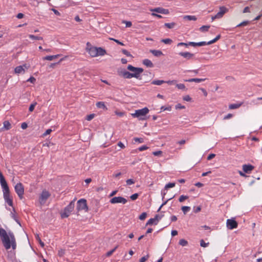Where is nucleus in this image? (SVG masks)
Wrapping results in <instances>:
<instances>
[{
	"instance_id": "1",
	"label": "nucleus",
	"mask_w": 262,
	"mask_h": 262,
	"mask_svg": "<svg viewBox=\"0 0 262 262\" xmlns=\"http://www.w3.org/2000/svg\"><path fill=\"white\" fill-rule=\"evenodd\" d=\"M0 236L3 246L6 250L9 249L11 247L13 250L16 249V242L12 232L9 231L8 233H7L5 229L0 228Z\"/></svg>"
},
{
	"instance_id": "2",
	"label": "nucleus",
	"mask_w": 262,
	"mask_h": 262,
	"mask_svg": "<svg viewBox=\"0 0 262 262\" xmlns=\"http://www.w3.org/2000/svg\"><path fill=\"white\" fill-rule=\"evenodd\" d=\"M0 182L1 186L3 189V195L5 202L7 203L9 206H12L13 200L10 196V190L6 181L4 178L3 179L0 180Z\"/></svg>"
},
{
	"instance_id": "3",
	"label": "nucleus",
	"mask_w": 262,
	"mask_h": 262,
	"mask_svg": "<svg viewBox=\"0 0 262 262\" xmlns=\"http://www.w3.org/2000/svg\"><path fill=\"white\" fill-rule=\"evenodd\" d=\"M149 112V110L147 107H144L143 108L138 110L135 111L134 114H132L133 117L138 118L139 120H145V116Z\"/></svg>"
},
{
	"instance_id": "4",
	"label": "nucleus",
	"mask_w": 262,
	"mask_h": 262,
	"mask_svg": "<svg viewBox=\"0 0 262 262\" xmlns=\"http://www.w3.org/2000/svg\"><path fill=\"white\" fill-rule=\"evenodd\" d=\"M127 70L133 72L131 75H133V77L136 78L137 79H141L140 78V74L143 72V69L141 68H136L133 66L129 64L127 68Z\"/></svg>"
},
{
	"instance_id": "5",
	"label": "nucleus",
	"mask_w": 262,
	"mask_h": 262,
	"mask_svg": "<svg viewBox=\"0 0 262 262\" xmlns=\"http://www.w3.org/2000/svg\"><path fill=\"white\" fill-rule=\"evenodd\" d=\"M74 202L75 200L71 201L69 205L64 208V212L61 214V216L62 219L68 217L70 213L73 210L74 208Z\"/></svg>"
},
{
	"instance_id": "6",
	"label": "nucleus",
	"mask_w": 262,
	"mask_h": 262,
	"mask_svg": "<svg viewBox=\"0 0 262 262\" xmlns=\"http://www.w3.org/2000/svg\"><path fill=\"white\" fill-rule=\"evenodd\" d=\"M14 189L19 199H22L24 194V187L23 184L21 183H17L15 186Z\"/></svg>"
},
{
	"instance_id": "7",
	"label": "nucleus",
	"mask_w": 262,
	"mask_h": 262,
	"mask_svg": "<svg viewBox=\"0 0 262 262\" xmlns=\"http://www.w3.org/2000/svg\"><path fill=\"white\" fill-rule=\"evenodd\" d=\"M97 48L92 46L89 42L86 43V50L92 57L97 56Z\"/></svg>"
},
{
	"instance_id": "8",
	"label": "nucleus",
	"mask_w": 262,
	"mask_h": 262,
	"mask_svg": "<svg viewBox=\"0 0 262 262\" xmlns=\"http://www.w3.org/2000/svg\"><path fill=\"white\" fill-rule=\"evenodd\" d=\"M77 209L78 211L82 210H85L86 211H88L86 200L82 199L77 202Z\"/></svg>"
},
{
	"instance_id": "9",
	"label": "nucleus",
	"mask_w": 262,
	"mask_h": 262,
	"mask_svg": "<svg viewBox=\"0 0 262 262\" xmlns=\"http://www.w3.org/2000/svg\"><path fill=\"white\" fill-rule=\"evenodd\" d=\"M127 202V200L122 196H115L111 199L110 201V202L113 204L116 203L125 204Z\"/></svg>"
},
{
	"instance_id": "10",
	"label": "nucleus",
	"mask_w": 262,
	"mask_h": 262,
	"mask_svg": "<svg viewBox=\"0 0 262 262\" xmlns=\"http://www.w3.org/2000/svg\"><path fill=\"white\" fill-rule=\"evenodd\" d=\"M118 75L126 79H130L133 77V75H131V73L127 71L125 69H121L118 71Z\"/></svg>"
},
{
	"instance_id": "11",
	"label": "nucleus",
	"mask_w": 262,
	"mask_h": 262,
	"mask_svg": "<svg viewBox=\"0 0 262 262\" xmlns=\"http://www.w3.org/2000/svg\"><path fill=\"white\" fill-rule=\"evenodd\" d=\"M238 226L237 222L233 219L227 220V227L229 229L232 230L236 228Z\"/></svg>"
},
{
	"instance_id": "12",
	"label": "nucleus",
	"mask_w": 262,
	"mask_h": 262,
	"mask_svg": "<svg viewBox=\"0 0 262 262\" xmlns=\"http://www.w3.org/2000/svg\"><path fill=\"white\" fill-rule=\"evenodd\" d=\"M50 196V194L48 191L43 190L39 196L40 203L41 204H44Z\"/></svg>"
},
{
	"instance_id": "13",
	"label": "nucleus",
	"mask_w": 262,
	"mask_h": 262,
	"mask_svg": "<svg viewBox=\"0 0 262 262\" xmlns=\"http://www.w3.org/2000/svg\"><path fill=\"white\" fill-rule=\"evenodd\" d=\"M29 66L27 64H24L23 66H17L15 68L14 71L16 74L24 73L25 72V68L28 69Z\"/></svg>"
},
{
	"instance_id": "14",
	"label": "nucleus",
	"mask_w": 262,
	"mask_h": 262,
	"mask_svg": "<svg viewBox=\"0 0 262 262\" xmlns=\"http://www.w3.org/2000/svg\"><path fill=\"white\" fill-rule=\"evenodd\" d=\"M152 12H156L157 13L168 14L169 13L168 9H164L162 7H158L150 10Z\"/></svg>"
},
{
	"instance_id": "15",
	"label": "nucleus",
	"mask_w": 262,
	"mask_h": 262,
	"mask_svg": "<svg viewBox=\"0 0 262 262\" xmlns=\"http://www.w3.org/2000/svg\"><path fill=\"white\" fill-rule=\"evenodd\" d=\"M179 54L183 57L184 58L189 60L193 58L194 56V54L191 53L190 52H180Z\"/></svg>"
},
{
	"instance_id": "16",
	"label": "nucleus",
	"mask_w": 262,
	"mask_h": 262,
	"mask_svg": "<svg viewBox=\"0 0 262 262\" xmlns=\"http://www.w3.org/2000/svg\"><path fill=\"white\" fill-rule=\"evenodd\" d=\"M227 11V9L225 7H221L220 11L216 14V17L220 18L223 17L224 14Z\"/></svg>"
},
{
	"instance_id": "17",
	"label": "nucleus",
	"mask_w": 262,
	"mask_h": 262,
	"mask_svg": "<svg viewBox=\"0 0 262 262\" xmlns=\"http://www.w3.org/2000/svg\"><path fill=\"white\" fill-rule=\"evenodd\" d=\"M254 169V166L252 165H243V170L246 173L250 172Z\"/></svg>"
},
{
	"instance_id": "18",
	"label": "nucleus",
	"mask_w": 262,
	"mask_h": 262,
	"mask_svg": "<svg viewBox=\"0 0 262 262\" xmlns=\"http://www.w3.org/2000/svg\"><path fill=\"white\" fill-rule=\"evenodd\" d=\"M142 63L144 65L146 66L147 67L152 68L154 65L152 62L148 59H145L143 60Z\"/></svg>"
},
{
	"instance_id": "19",
	"label": "nucleus",
	"mask_w": 262,
	"mask_h": 262,
	"mask_svg": "<svg viewBox=\"0 0 262 262\" xmlns=\"http://www.w3.org/2000/svg\"><path fill=\"white\" fill-rule=\"evenodd\" d=\"M96 52H97V56H103L106 54V51L104 49H103L101 47L97 48Z\"/></svg>"
},
{
	"instance_id": "20",
	"label": "nucleus",
	"mask_w": 262,
	"mask_h": 262,
	"mask_svg": "<svg viewBox=\"0 0 262 262\" xmlns=\"http://www.w3.org/2000/svg\"><path fill=\"white\" fill-rule=\"evenodd\" d=\"M60 56V55H59V54H57V55H49V56L44 57L43 58V60L51 61L55 58H57V57H59Z\"/></svg>"
},
{
	"instance_id": "21",
	"label": "nucleus",
	"mask_w": 262,
	"mask_h": 262,
	"mask_svg": "<svg viewBox=\"0 0 262 262\" xmlns=\"http://www.w3.org/2000/svg\"><path fill=\"white\" fill-rule=\"evenodd\" d=\"M206 79H203V78H191V79H186V80H184L185 81H187V82H202V81H204Z\"/></svg>"
},
{
	"instance_id": "22",
	"label": "nucleus",
	"mask_w": 262,
	"mask_h": 262,
	"mask_svg": "<svg viewBox=\"0 0 262 262\" xmlns=\"http://www.w3.org/2000/svg\"><path fill=\"white\" fill-rule=\"evenodd\" d=\"M3 124L4 126L1 129L2 130L4 129L5 130H8L11 128V124L8 121H5L3 123Z\"/></svg>"
},
{
	"instance_id": "23",
	"label": "nucleus",
	"mask_w": 262,
	"mask_h": 262,
	"mask_svg": "<svg viewBox=\"0 0 262 262\" xmlns=\"http://www.w3.org/2000/svg\"><path fill=\"white\" fill-rule=\"evenodd\" d=\"M96 105L98 108H102L105 111L107 110V108L106 106V105H105L104 102H101V101L98 102L96 103Z\"/></svg>"
},
{
	"instance_id": "24",
	"label": "nucleus",
	"mask_w": 262,
	"mask_h": 262,
	"mask_svg": "<svg viewBox=\"0 0 262 262\" xmlns=\"http://www.w3.org/2000/svg\"><path fill=\"white\" fill-rule=\"evenodd\" d=\"M150 52L156 57H159L163 55V53L160 50H150Z\"/></svg>"
},
{
	"instance_id": "25",
	"label": "nucleus",
	"mask_w": 262,
	"mask_h": 262,
	"mask_svg": "<svg viewBox=\"0 0 262 262\" xmlns=\"http://www.w3.org/2000/svg\"><path fill=\"white\" fill-rule=\"evenodd\" d=\"M166 81L162 80H154L151 82L152 84L160 85L162 84L165 83Z\"/></svg>"
},
{
	"instance_id": "26",
	"label": "nucleus",
	"mask_w": 262,
	"mask_h": 262,
	"mask_svg": "<svg viewBox=\"0 0 262 262\" xmlns=\"http://www.w3.org/2000/svg\"><path fill=\"white\" fill-rule=\"evenodd\" d=\"M183 18L184 19H187L188 20H196L197 19V18L195 16L193 15H185L183 17Z\"/></svg>"
},
{
	"instance_id": "27",
	"label": "nucleus",
	"mask_w": 262,
	"mask_h": 262,
	"mask_svg": "<svg viewBox=\"0 0 262 262\" xmlns=\"http://www.w3.org/2000/svg\"><path fill=\"white\" fill-rule=\"evenodd\" d=\"M242 104H231L229 105V108L230 110L236 109L241 106Z\"/></svg>"
},
{
	"instance_id": "28",
	"label": "nucleus",
	"mask_w": 262,
	"mask_h": 262,
	"mask_svg": "<svg viewBox=\"0 0 262 262\" xmlns=\"http://www.w3.org/2000/svg\"><path fill=\"white\" fill-rule=\"evenodd\" d=\"M176 24L174 22L171 23H165L164 26L168 29H172L176 26Z\"/></svg>"
},
{
	"instance_id": "29",
	"label": "nucleus",
	"mask_w": 262,
	"mask_h": 262,
	"mask_svg": "<svg viewBox=\"0 0 262 262\" xmlns=\"http://www.w3.org/2000/svg\"><path fill=\"white\" fill-rule=\"evenodd\" d=\"M29 37L32 39L35 40H43V38L40 36H36L34 35L30 34L29 35Z\"/></svg>"
},
{
	"instance_id": "30",
	"label": "nucleus",
	"mask_w": 262,
	"mask_h": 262,
	"mask_svg": "<svg viewBox=\"0 0 262 262\" xmlns=\"http://www.w3.org/2000/svg\"><path fill=\"white\" fill-rule=\"evenodd\" d=\"M182 211L184 214H186L187 212L190 210V207L188 206H183L181 208Z\"/></svg>"
},
{
	"instance_id": "31",
	"label": "nucleus",
	"mask_w": 262,
	"mask_h": 262,
	"mask_svg": "<svg viewBox=\"0 0 262 262\" xmlns=\"http://www.w3.org/2000/svg\"><path fill=\"white\" fill-rule=\"evenodd\" d=\"M118 246H116L113 249H112V250L110 251H108L106 253V256H107V257H109L111 255H112V254L115 251V250L117 249Z\"/></svg>"
},
{
	"instance_id": "32",
	"label": "nucleus",
	"mask_w": 262,
	"mask_h": 262,
	"mask_svg": "<svg viewBox=\"0 0 262 262\" xmlns=\"http://www.w3.org/2000/svg\"><path fill=\"white\" fill-rule=\"evenodd\" d=\"M221 38V35H218L214 39H213L212 40H210L208 42V45H211L212 43H213L215 42L217 40H218Z\"/></svg>"
},
{
	"instance_id": "33",
	"label": "nucleus",
	"mask_w": 262,
	"mask_h": 262,
	"mask_svg": "<svg viewBox=\"0 0 262 262\" xmlns=\"http://www.w3.org/2000/svg\"><path fill=\"white\" fill-rule=\"evenodd\" d=\"M210 28V26H203L200 28V30L202 32L208 31Z\"/></svg>"
},
{
	"instance_id": "34",
	"label": "nucleus",
	"mask_w": 262,
	"mask_h": 262,
	"mask_svg": "<svg viewBox=\"0 0 262 262\" xmlns=\"http://www.w3.org/2000/svg\"><path fill=\"white\" fill-rule=\"evenodd\" d=\"M179 244L182 246H186L188 244V242L184 239H181L179 241Z\"/></svg>"
},
{
	"instance_id": "35",
	"label": "nucleus",
	"mask_w": 262,
	"mask_h": 262,
	"mask_svg": "<svg viewBox=\"0 0 262 262\" xmlns=\"http://www.w3.org/2000/svg\"><path fill=\"white\" fill-rule=\"evenodd\" d=\"M189 198L188 196L187 195H182L180 196L179 199V201L180 202H183V201H184L185 200H187Z\"/></svg>"
},
{
	"instance_id": "36",
	"label": "nucleus",
	"mask_w": 262,
	"mask_h": 262,
	"mask_svg": "<svg viewBox=\"0 0 262 262\" xmlns=\"http://www.w3.org/2000/svg\"><path fill=\"white\" fill-rule=\"evenodd\" d=\"M36 239L38 241L39 244L40 245L41 247H44L45 246V244L43 243V242H42L40 239V238L39 237V235L38 234H37L36 235Z\"/></svg>"
},
{
	"instance_id": "37",
	"label": "nucleus",
	"mask_w": 262,
	"mask_h": 262,
	"mask_svg": "<svg viewBox=\"0 0 262 262\" xmlns=\"http://www.w3.org/2000/svg\"><path fill=\"white\" fill-rule=\"evenodd\" d=\"M122 52L126 56H127V57H133V56L128 51H127L125 49H122Z\"/></svg>"
},
{
	"instance_id": "38",
	"label": "nucleus",
	"mask_w": 262,
	"mask_h": 262,
	"mask_svg": "<svg viewBox=\"0 0 262 262\" xmlns=\"http://www.w3.org/2000/svg\"><path fill=\"white\" fill-rule=\"evenodd\" d=\"M161 42H164L165 44H170L172 42V40L169 38L163 39L161 40Z\"/></svg>"
},
{
	"instance_id": "39",
	"label": "nucleus",
	"mask_w": 262,
	"mask_h": 262,
	"mask_svg": "<svg viewBox=\"0 0 262 262\" xmlns=\"http://www.w3.org/2000/svg\"><path fill=\"white\" fill-rule=\"evenodd\" d=\"M175 186L174 183H169L168 184H166L165 186V189H167L169 188L173 187Z\"/></svg>"
},
{
	"instance_id": "40",
	"label": "nucleus",
	"mask_w": 262,
	"mask_h": 262,
	"mask_svg": "<svg viewBox=\"0 0 262 262\" xmlns=\"http://www.w3.org/2000/svg\"><path fill=\"white\" fill-rule=\"evenodd\" d=\"M249 21H248V20L244 21L242 23H240L239 24L237 25L236 26V27H242V26H246L248 24H249Z\"/></svg>"
},
{
	"instance_id": "41",
	"label": "nucleus",
	"mask_w": 262,
	"mask_h": 262,
	"mask_svg": "<svg viewBox=\"0 0 262 262\" xmlns=\"http://www.w3.org/2000/svg\"><path fill=\"white\" fill-rule=\"evenodd\" d=\"M147 216V213L146 212H143L139 217L140 220H144Z\"/></svg>"
},
{
	"instance_id": "42",
	"label": "nucleus",
	"mask_w": 262,
	"mask_h": 262,
	"mask_svg": "<svg viewBox=\"0 0 262 262\" xmlns=\"http://www.w3.org/2000/svg\"><path fill=\"white\" fill-rule=\"evenodd\" d=\"M176 86L180 90H185L186 88L184 84L180 83V84H177Z\"/></svg>"
},
{
	"instance_id": "43",
	"label": "nucleus",
	"mask_w": 262,
	"mask_h": 262,
	"mask_svg": "<svg viewBox=\"0 0 262 262\" xmlns=\"http://www.w3.org/2000/svg\"><path fill=\"white\" fill-rule=\"evenodd\" d=\"M209 245V243H206L203 239L200 241V245L203 247H206Z\"/></svg>"
},
{
	"instance_id": "44",
	"label": "nucleus",
	"mask_w": 262,
	"mask_h": 262,
	"mask_svg": "<svg viewBox=\"0 0 262 262\" xmlns=\"http://www.w3.org/2000/svg\"><path fill=\"white\" fill-rule=\"evenodd\" d=\"M205 45H208V42H206V41H201L199 42H196V46H203Z\"/></svg>"
},
{
	"instance_id": "45",
	"label": "nucleus",
	"mask_w": 262,
	"mask_h": 262,
	"mask_svg": "<svg viewBox=\"0 0 262 262\" xmlns=\"http://www.w3.org/2000/svg\"><path fill=\"white\" fill-rule=\"evenodd\" d=\"M139 196V194L138 193H134L133 194H132L130 196V198L132 200H136Z\"/></svg>"
},
{
	"instance_id": "46",
	"label": "nucleus",
	"mask_w": 262,
	"mask_h": 262,
	"mask_svg": "<svg viewBox=\"0 0 262 262\" xmlns=\"http://www.w3.org/2000/svg\"><path fill=\"white\" fill-rule=\"evenodd\" d=\"M65 253V250L64 249H61L58 251V255L60 257H62L64 255Z\"/></svg>"
},
{
	"instance_id": "47",
	"label": "nucleus",
	"mask_w": 262,
	"mask_h": 262,
	"mask_svg": "<svg viewBox=\"0 0 262 262\" xmlns=\"http://www.w3.org/2000/svg\"><path fill=\"white\" fill-rule=\"evenodd\" d=\"M126 184L128 185L133 184L135 183V181L132 179H128L126 181Z\"/></svg>"
},
{
	"instance_id": "48",
	"label": "nucleus",
	"mask_w": 262,
	"mask_h": 262,
	"mask_svg": "<svg viewBox=\"0 0 262 262\" xmlns=\"http://www.w3.org/2000/svg\"><path fill=\"white\" fill-rule=\"evenodd\" d=\"M156 221L155 218H151V219H150L148 222L146 223V225H151L152 224H154V223Z\"/></svg>"
},
{
	"instance_id": "49",
	"label": "nucleus",
	"mask_w": 262,
	"mask_h": 262,
	"mask_svg": "<svg viewBox=\"0 0 262 262\" xmlns=\"http://www.w3.org/2000/svg\"><path fill=\"white\" fill-rule=\"evenodd\" d=\"M149 257V255H147L146 256H144L142 257H141L140 260H139V262H145L146 260H147V259Z\"/></svg>"
},
{
	"instance_id": "50",
	"label": "nucleus",
	"mask_w": 262,
	"mask_h": 262,
	"mask_svg": "<svg viewBox=\"0 0 262 262\" xmlns=\"http://www.w3.org/2000/svg\"><path fill=\"white\" fill-rule=\"evenodd\" d=\"M36 104L37 102H34V103L31 104L29 108V111L32 112L34 110V107Z\"/></svg>"
},
{
	"instance_id": "51",
	"label": "nucleus",
	"mask_w": 262,
	"mask_h": 262,
	"mask_svg": "<svg viewBox=\"0 0 262 262\" xmlns=\"http://www.w3.org/2000/svg\"><path fill=\"white\" fill-rule=\"evenodd\" d=\"M95 117V114H91L90 115H89L86 116V119L88 120V121H90L92 119H93L94 118V117Z\"/></svg>"
},
{
	"instance_id": "52",
	"label": "nucleus",
	"mask_w": 262,
	"mask_h": 262,
	"mask_svg": "<svg viewBox=\"0 0 262 262\" xmlns=\"http://www.w3.org/2000/svg\"><path fill=\"white\" fill-rule=\"evenodd\" d=\"M201 210V207L200 206L197 207H193V212L195 213H198L200 212Z\"/></svg>"
},
{
	"instance_id": "53",
	"label": "nucleus",
	"mask_w": 262,
	"mask_h": 262,
	"mask_svg": "<svg viewBox=\"0 0 262 262\" xmlns=\"http://www.w3.org/2000/svg\"><path fill=\"white\" fill-rule=\"evenodd\" d=\"M163 216V215H159V214H156L155 216V219L156 220V221H157V222H158L159 220H160L162 217Z\"/></svg>"
},
{
	"instance_id": "54",
	"label": "nucleus",
	"mask_w": 262,
	"mask_h": 262,
	"mask_svg": "<svg viewBox=\"0 0 262 262\" xmlns=\"http://www.w3.org/2000/svg\"><path fill=\"white\" fill-rule=\"evenodd\" d=\"M162 154V151L161 150L156 151L152 152V154L155 156H160Z\"/></svg>"
},
{
	"instance_id": "55",
	"label": "nucleus",
	"mask_w": 262,
	"mask_h": 262,
	"mask_svg": "<svg viewBox=\"0 0 262 262\" xmlns=\"http://www.w3.org/2000/svg\"><path fill=\"white\" fill-rule=\"evenodd\" d=\"M62 60H63V58L59 60V62H57V63H51V64H50L49 67H50L51 68H53H53H55V66H56L57 64H58V63H60V62L61 61H62Z\"/></svg>"
},
{
	"instance_id": "56",
	"label": "nucleus",
	"mask_w": 262,
	"mask_h": 262,
	"mask_svg": "<svg viewBox=\"0 0 262 262\" xmlns=\"http://www.w3.org/2000/svg\"><path fill=\"white\" fill-rule=\"evenodd\" d=\"M123 23H125L126 27H130L132 26V23L131 21H123Z\"/></svg>"
},
{
	"instance_id": "57",
	"label": "nucleus",
	"mask_w": 262,
	"mask_h": 262,
	"mask_svg": "<svg viewBox=\"0 0 262 262\" xmlns=\"http://www.w3.org/2000/svg\"><path fill=\"white\" fill-rule=\"evenodd\" d=\"M36 81V79L34 77H32L31 76V77H30L28 80H27V81H29L32 83H34Z\"/></svg>"
},
{
	"instance_id": "58",
	"label": "nucleus",
	"mask_w": 262,
	"mask_h": 262,
	"mask_svg": "<svg viewBox=\"0 0 262 262\" xmlns=\"http://www.w3.org/2000/svg\"><path fill=\"white\" fill-rule=\"evenodd\" d=\"M134 140L136 142H139V143H143L144 142V140L142 138H135Z\"/></svg>"
},
{
	"instance_id": "59",
	"label": "nucleus",
	"mask_w": 262,
	"mask_h": 262,
	"mask_svg": "<svg viewBox=\"0 0 262 262\" xmlns=\"http://www.w3.org/2000/svg\"><path fill=\"white\" fill-rule=\"evenodd\" d=\"M185 107L183 105H182L180 103H178L176 105V109H183L185 108Z\"/></svg>"
},
{
	"instance_id": "60",
	"label": "nucleus",
	"mask_w": 262,
	"mask_h": 262,
	"mask_svg": "<svg viewBox=\"0 0 262 262\" xmlns=\"http://www.w3.org/2000/svg\"><path fill=\"white\" fill-rule=\"evenodd\" d=\"M183 100L186 101H190L191 98L190 97L189 95H186L183 97Z\"/></svg>"
},
{
	"instance_id": "61",
	"label": "nucleus",
	"mask_w": 262,
	"mask_h": 262,
	"mask_svg": "<svg viewBox=\"0 0 262 262\" xmlns=\"http://www.w3.org/2000/svg\"><path fill=\"white\" fill-rule=\"evenodd\" d=\"M52 129H48L43 134V136H46L49 134H50L51 132H52Z\"/></svg>"
},
{
	"instance_id": "62",
	"label": "nucleus",
	"mask_w": 262,
	"mask_h": 262,
	"mask_svg": "<svg viewBox=\"0 0 262 262\" xmlns=\"http://www.w3.org/2000/svg\"><path fill=\"white\" fill-rule=\"evenodd\" d=\"M233 117V115L232 114H228L227 115L225 116L224 117V120H227Z\"/></svg>"
},
{
	"instance_id": "63",
	"label": "nucleus",
	"mask_w": 262,
	"mask_h": 262,
	"mask_svg": "<svg viewBox=\"0 0 262 262\" xmlns=\"http://www.w3.org/2000/svg\"><path fill=\"white\" fill-rule=\"evenodd\" d=\"M148 148V147H147L146 145H143V146H142L140 147H139V150L140 151H143V150H146V149H147Z\"/></svg>"
},
{
	"instance_id": "64",
	"label": "nucleus",
	"mask_w": 262,
	"mask_h": 262,
	"mask_svg": "<svg viewBox=\"0 0 262 262\" xmlns=\"http://www.w3.org/2000/svg\"><path fill=\"white\" fill-rule=\"evenodd\" d=\"M215 156V155L214 154H210L208 157H207V160H211L212 159H213V158H214Z\"/></svg>"
}]
</instances>
